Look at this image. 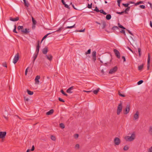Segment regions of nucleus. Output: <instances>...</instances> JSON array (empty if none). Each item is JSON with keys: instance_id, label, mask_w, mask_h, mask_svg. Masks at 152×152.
<instances>
[{"instance_id": "obj_1", "label": "nucleus", "mask_w": 152, "mask_h": 152, "mask_svg": "<svg viewBox=\"0 0 152 152\" xmlns=\"http://www.w3.org/2000/svg\"><path fill=\"white\" fill-rule=\"evenodd\" d=\"M135 137V134L133 133L132 134L131 136H126L124 138L126 141L131 142L133 141Z\"/></svg>"}, {"instance_id": "obj_2", "label": "nucleus", "mask_w": 152, "mask_h": 152, "mask_svg": "<svg viewBox=\"0 0 152 152\" xmlns=\"http://www.w3.org/2000/svg\"><path fill=\"white\" fill-rule=\"evenodd\" d=\"M118 27L116 26H114L112 28V29L113 30L114 32H115V29L119 30V28L118 27L123 29H126V28L124 27L122 25H121L119 23H118Z\"/></svg>"}, {"instance_id": "obj_3", "label": "nucleus", "mask_w": 152, "mask_h": 152, "mask_svg": "<svg viewBox=\"0 0 152 152\" xmlns=\"http://www.w3.org/2000/svg\"><path fill=\"white\" fill-rule=\"evenodd\" d=\"M6 134V132H0V138L1 139V142H3V139L5 138Z\"/></svg>"}, {"instance_id": "obj_4", "label": "nucleus", "mask_w": 152, "mask_h": 152, "mask_svg": "<svg viewBox=\"0 0 152 152\" xmlns=\"http://www.w3.org/2000/svg\"><path fill=\"white\" fill-rule=\"evenodd\" d=\"M122 103L121 102L118 105L117 111V113L118 115H119L121 112L122 110Z\"/></svg>"}, {"instance_id": "obj_5", "label": "nucleus", "mask_w": 152, "mask_h": 152, "mask_svg": "<svg viewBox=\"0 0 152 152\" xmlns=\"http://www.w3.org/2000/svg\"><path fill=\"white\" fill-rule=\"evenodd\" d=\"M19 58V54L18 53H17L15 56L13 60V63L15 64L18 61Z\"/></svg>"}, {"instance_id": "obj_6", "label": "nucleus", "mask_w": 152, "mask_h": 152, "mask_svg": "<svg viewBox=\"0 0 152 152\" xmlns=\"http://www.w3.org/2000/svg\"><path fill=\"white\" fill-rule=\"evenodd\" d=\"M130 110V105H127L125 109L123 110L124 114H126L128 113L129 112Z\"/></svg>"}, {"instance_id": "obj_7", "label": "nucleus", "mask_w": 152, "mask_h": 152, "mask_svg": "<svg viewBox=\"0 0 152 152\" xmlns=\"http://www.w3.org/2000/svg\"><path fill=\"white\" fill-rule=\"evenodd\" d=\"M118 69V67L117 66H115L113 68L111 69L109 72V74H112L116 72Z\"/></svg>"}, {"instance_id": "obj_8", "label": "nucleus", "mask_w": 152, "mask_h": 152, "mask_svg": "<svg viewBox=\"0 0 152 152\" xmlns=\"http://www.w3.org/2000/svg\"><path fill=\"white\" fill-rule=\"evenodd\" d=\"M114 142L116 145H118L120 143L121 141L118 137H115L114 139Z\"/></svg>"}, {"instance_id": "obj_9", "label": "nucleus", "mask_w": 152, "mask_h": 152, "mask_svg": "<svg viewBox=\"0 0 152 152\" xmlns=\"http://www.w3.org/2000/svg\"><path fill=\"white\" fill-rule=\"evenodd\" d=\"M113 51L116 57L118 58H120V54L119 51L116 49H114Z\"/></svg>"}, {"instance_id": "obj_10", "label": "nucleus", "mask_w": 152, "mask_h": 152, "mask_svg": "<svg viewBox=\"0 0 152 152\" xmlns=\"http://www.w3.org/2000/svg\"><path fill=\"white\" fill-rule=\"evenodd\" d=\"M150 55L149 53H148V58L147 60V70H148L149 69V67L150 66Z\"/></svg>"}, {"instance_id": "obj_11", "label": "nucleus", "mask_w": 152, "mask_h": 152, "mask_svg": "<svg viewBox=\"0 0 152 152\" xmlns=\"http://www.w3.org/2000/svg\"><path fill=\"white\" fill-rule=\"evenodd\" d=\"M29 29L28 28H25L24 29L23 28V29H22V30H21L20 31L23 34H27L29 32Z\"/></svg>"}, {"instance_id": "obj_12", "label": "nucleus", "mask_w": 152, "mask_h": 152, "mask_svg": "<svg viewBox=\"0 0 152 152\" xmlns=\"http://www.w3.org/2000/svg\"><path fill=\"white\" fill-rule=\"evenodd\" d=\"M40 46L39 45V41L38 40L37 42V46L36 50V54H38Z\"/></svg>"}, {"instance_id": "obj_13", "label": "nucleus", "mask_w": 152, "mask_h": 152, "mask_svg": "<svg viewBox=\"0 0 152 152\" xmlns=\"http://www.w3.org/2000/svg\"><path fill=\"white\" fill-rule=\"evenodd\" d=\"M92 60L95 62L96 59V52L95 51H93L92 53Z\"/></svg>"}, {"instance_id": "obj_14", "label": "nucleus", "mask_w": 152, "mask_h": 152, "mask_svg": "<svg viewBox=\"0 0 152 152\" xmlns=\"http://www.w3.org/2000/svg\"><path fill=\"white\" fill-rule=\"evenodd\" d=\"M40 78V76L39 75H37L35 79V83L37 84H39V79Z\"/></svg>"}, {"instance_id": "obj_15", "label": "nucleus", "mask_w": 152, "mask_h": 152, "mask_svg": "<svg viewBox=\"0 0 152 152\" xmlns=\"http://www.w3.org/2000/svg\"><path fill=\"white\" fill-rule=\"evenodd\" d=\"M74 87L73 86H72L71 87H70L68 89L66 90V92L68 93H72V91H71L72 90H73L74 89Z\"/></svg>"}, {"instance_id": "obj_16", "label": "nucleus", "mask_w": 152, "mask_h": 152, "mask_svg": "<svg viewBox=\"0 0 152 152\" xmlns=\"http://www.w3.org/2000/svg\"><path fill=\"white\" fill-rule=\"evenodd\" d=\"M48 51V48L45 47L42 49V53L44 54H46Z\"/></svg>"}, {"instance_id": "obj_17", "label": "nucleus", "mask_w": 152, "mask_h": 152, "mask_svg": "<svg viewBox=\"0 0 152 152\" xmlns=\"http://www.w3.org/2000/svg\"><path fill=\"white\" fill-rule=\"evenodd\" d=\"M139 115V113L138 111H137L135 114H134V117L135 120H136L138 118Z\"/></svg>"}, {"instance_id": "obj_18", "label": "nucleus", "mask_w": 152, "mask_h": 152, "mask_svg": "<svg viewBox=\"0 0 152 152\" xmlns=\"http://www.w3.org/2000/svg\"><path fill=\"white\" fill-rule=\"evenodd\" d=\"M19 20V18L18 17H16L15 18H12V17H10V20L13 21H16Z\"/></svg>"}, {"instance_id": "obj_19", "label": "nucleus", "mask_w": 152, "mask_h": 152, "mask_svg": "<svg viewBox=\"0 0 152 152\" xmlns=\"http://www.w3.org/2000/svg\"><path fill=\"white\" fill-rule=\"evenodd\" d=\"M61 2L62 4L64 6V7L68 9H69L70 7L69 5L66 4L64 0H61Z\"/></svg>"}, {"instance_id": "obj_20", "label": "nucleus", "mask_w": 152, "mask_h": 152, "mask_svg": "<svg viewBox=\"0 0 152 152\" xmlns=\"http://www.w3.org/2000/svg\"><path fill=\"white\" fill-rule=\"evenodd\" d=\"M45 56L47 58L49 61H51L52 60L53 57L51 55L49 54L48 55H46Z\"/></svg>"}, {"instance_id": "obj_21", "label": "nucleus", "mask_w": 152, "mask_h": 152, "mask_svg": "<svg viewBox=\"0 0 152 152\" xmlns=\"http://www.w3.org/2000/svg\"><path fill=\"white\" fill-rule=\"evenodd\" d=\"M54 112V110L53 109L50 110L49 111L46 113V115H52Z\"/></svg>"}, {"instance_id": "obj_22", "label": "nucleus", "mask_w": 152, "mask_h": 152, "mask_svg": "<svg viewBox=\"0 0 152 152\" xmlns=\"http://www.w3.org/2000/svg\"><path fill=\"white\" fill-rule=\"evenodd\" d=\"M130 8V7H128L126 8V9L124 11V12L125 14H128V12H127L129 10Z\"/></svg>"}, {"instance_id": "obj_23", "label": "nucleus", "mask_w": 152, "mask_h": 152, "mask_svg": "<svg viewBox=\"0 0 152 152\" xmlns=\"http://www.w3.org/2000/svg\"><path fill=\"white\" fill-rule=\"evenodd\" d=\"M111 18V16L110 14H107V15L106 18V19L107 20H110Z\"/></svg>"}, {"instance_id": "obj_24", "label": "nucleus", "mask_w": 152, "mask_h": 152, "mask_svg": "<svg viewBox=\"0 0 152 152\" xmlns=\"http://www.w3.org/2000/svg\"><path fill=\"white\" fill-rule=\"evenodd\" d=\"M144 65L143 64L140 65L138 66V69L139 70H142L143 67Z\"/></svg>"}, {"instance_id": "obj_25", "label": "nucleus", "mask_w": 152, "mask_h": 152, "mask_svg": "<svg viewBox=\"0 0 152 152\" xmlns=\"http://www.w3.org/2000/svg\"><path fill=\"white\" fill-rule=\"evenodd\" d=\"M99 90H100V88H98L96 90L94 91H93V93L94 94H96L98 93L99 91Z\"/></svg>"}, {"instance_id": "obj_26", "label": "nucleus", "mask_w": 152, "mask_h": 152, "mask_svg": "<svg viewBox=\"0 0 152 152\" xmlns=\"http://www.w3.org/2000/svg\"><path fill=\"white\" fill-rule=\"evenodd\" d=\"M32 20L33 25H35L37 23V22L34 18L32 17Z\"/></svg>"}, {"instance_id": "obj_27", "label": "nucleus", "mask_w": 152, "mask_h": 152, "mask_svg": "<svg viewBox=\"0 0 152 152\" xmlns=\"http://www.w3.org/2000/svg\"><path fill=\"white\" fill-rule=\"evenodd\" d=\"M149 133V134L151 135H152V126H151L149 127V131H148Z\"/></svg>"}, {"instance_id": "obj_28", "label": "nucleus", "mask_w": 152, "mask_h": 152, "mask_svg": "<svg viewBox=\"0 0 152 152\" xmlns=\"http://www.w3.org/2000/svg\"><path fill=\"white\" fill-rule=\"evenodd\" d=\"M102 28L103 29H104L106 27V23L104 21L102 22Z\"/></svg>"}, {"instance_id": "obj_29", "label": "nucleus", "mask_w": 152, "mask_h": 152, "mask_svg": "<svg viewBox=\"0 0 152 152\" xmlns=\"http://www.w3.org/2000/svg\"><path fill=\"white\" fill-rule=\"evenodd\" d=\"M27 92L28 94L31 95H32L34 94L33 91H29L28 89L27 90Z\"/></svg>"}, {"instance_id": "obj_30", "label": "nucleus", "mask_w": 152, "mask_h": 152, "mask_svg": "<svg viewBox=\"0 0 152 152\" xmlns=\"http://www.w3.org/2000/svg\"><path fill=\"white\" fill-rule=\"evenodd\" d=\"M64 29V27L63 26H61L59 28L58 30L55 31V32H61L63 29Z\"/></svg>"}, {"instance_id": "obj_31", "label": "nucleus", "mask_w": 152, "mask_h": 152, "mask_svg": "<svg viewBox=\"0 0 152 152\" xmlns=\"http://www.w3.org/2000/svg\"><path fill=\"white\" fill-rule=\"evenodd\" d=\"M138 52L139 57H140L142 54L141 50L140 48H138Z\"/></svg>"}, {"instance_id": "obj_32", "label": "nucleus", "mask_w": 152, "mask_h": 152, "mask_svg": "<svg viewBox=\"0 0 152 152\" xmlns=\"http://www.w3.org/2000/svg\"><path fill=\"white\" fill-rule=\"evenodd\" d=\"M75 24H74V25H73V26H68L66 27L65 28V29H71V28H74L75 27Z\"/></svg>"}, {"instance_id": "obj_33", "label": "nucleus", "mask_w": 152, "mask_h": 152, "mask_svg": "<svg viewBox=\"0 0 152 152\" xmlns=\"http://www.w3.org/2000/svg\"><path fill=\"white\" fill-rule=\"evenodd\" d=\"M60 127L62 129L65 128V126L64 124L61 123L59 124Z\"/></svg>"}, {"instance_id": "obj_34", "label": "nucleus", "mask_w": 152, "mask_h": 152, "mask_svg": "<svg viewBox=\"0 0 152 152\" xmlns=\"http://www.w3.org/2000/svg\"><path fill=\"white\" fill-rule=\"evenodd\" d=\"M24 4L25 5V6L27 7H28L29 5V4L28 2V1H26L24 2Z\"/></svg>"}, {"instance_id": "obj_35", "label": "nucleus", "mask_w": 152, "mask_h": 152, "mask_svg": "<svg viewBox=\"0 0 152 152\" xmlns=\"http://www.w3.org/2000/svg\"><path fill=\"white\" fill-rule=\"evenodd\" d=\"M118 94H119V95L120 96H122L123 97H124L125 96L124 94H122L121 93V92H120V91H118Z\"/></svg>"}, {"instance_id": "obj_36", "label": "nucleus", "mask_w": 152, "mask_h": 152, "mask_svg": "<svg viewBox=\"0 0 152 152\" xmlns=\"http://www.w3.org/2000/svg\"><path fill=\"white\" fill-rule=\"evenodd\" d=\"M99 12H100L101 13H102L104 15H106L107 14V13L105 12L103 10H99Z\"/></svg>"}, {"instance_id": "obj_37", "label": "nucleus", "mask_w": 152, "mask_h": 152, "mask_svg": "<svg viewBox=\"0 0 152 152\" xmlns=\"http://www.w3.org/2000/svg\"><path fill=\"white\" fill-rule=\"evenodd\" d=\"M50 138H51V139L52 140H53V141L55 140L56 139V137H55V136H53V135H51V136Z\"/></svg>"}, {"instance_id": "obj_38", "label": "nucleus", "mask_w": 152, "mask_h": 152, "mask_svg": "<svg viewBox=\"0 0 152 152\" xmlns=\"http://www.w3.org/2000/svg\"><path fill=\"white\" fill-rule=\"evenodd\" d=\"M129 148V147L127 145H125L124 148V151H127Z\"/></svg>"}, {"instance_id": "obj_39", "label": "nucleus", "mask_w": 152, "mask_h": 152, "mask_svg": "<svg viewBox=\"0 0 152 152\" xmlns=\"http://www.w3.org/2000/svg\"><path fill=\"white\" fill-rule=\"evenodd\" d=\"M85 29L84 28L83 30H76L75 31L76 32H84L85 31Z\"/></svg>"}, {"instance_id": "obj_40", "label": "nucleus", "mask_w": 152, "mask_h": 152, "mask_svg": "<svg viewBox=\"0 0 152 152\" xmlns=\"http://www.w3.org/2000/svg\"><path fill=\"white\" fill-rule=\"evenodd\" d=\"M91 50L90 49H88L87 52L85 53V54L87 55V54H89L91 53Z\"/></svg>"}, {"instance_id": "obj_41", "label": "nucleus", "mask_w": 152, "mask_h": 152, "mask_svg": "<svg viewBox=\"0 0 152 152\" xmlns=\"http://www.w3.org/2000/svg\"><path fill=\"white\" fill-rule=\"evenodd\" d=\"M124 29H122L121 31H120V32L121 33H123L124 34V35L126 36V34Z\"/></svg>"}, {"instance_id": "obj_42", "label": "nucleus", "mask_w": 152, "mask_h": 152, "mask_svg": "<svg viewBox=\"0 0 152 152\" xmlns=\"http://www.w3.org/2000/svg\"><path fill=\"white\" fill-rule=\"evenodd\" d=\"M94 11H96L97 12H98L99 11V10L98 9V8L97 7H96L95 9L94 10Z\"/></svg>"}, {"instance_id": "obj_43", "label": "nucleus", "mask_w": 152, "mask_h": 152, "mask_svg": "<svg viewBox=\"0 0 152 152\" xmlns=\"http://www.w3.org/2000/svg\"><path fill=\"white\" fill-rule=\"evenodd\" d=\"M23 26H19L18 27V30H22L23 29Z\"/></svg>"}, {"instance_id": "obj_44", "label": "nucleus", "mask_w": 152, "mask_h": 152, "mask_svg": "<svg viewBox=\"0 0 152 152\" xmlns=\"http://www.w3.org/2000/svg\"><path fill=\"white\" fill-rule=\"evenodd\" d=\"M143 81L142 80H140L137 83V84L138 85H140L143 82Z\"/></svg>"}, {"instance_id": "obj_45", "label": "nucleus", "mask_w": 152, "mask_h": 152, "mask_svg": "<svg viewBox=\"0 0 152 152\" xmlns=\"http://www.w3.org/2000/svg\"><path fill=\"white\" fill-rule=\"evenodd\" d=\"M129 3H127V4H123V5L125 7H128L129 6Z\"/></svg>"}, {"instance_id": "obj_46", "label": "nucleus", "mask_w": 152, "mask_h": 152, "mask_svg": "<svg viewBox=\"0 0 152 152\" xmlns=\"http://www.w3.org/2000/svg\"><path fill=\"white\" fill-rule=\"evenodd\" d=\"M121 1V0H118L117 1L118 5L119 7H120V3Z\"/></svg>"}, {"instance_id": "obj_47", "label": "nucleus", "mask_w": 152, "mask_h": 152, "mask_svg": "<svg viewBox=\"0 0 152 152\" xmlns=\"http://www.w3.org/2000/svg\"><path fill=\"white\" fill-rule=\"evenodd\" d=\"M24 100L25 101H28L29 100L28 98L26 97V96H24Z\"/></svg>"}, {"instance_id": "obj_48", "label": "nucleus", "mask_w": 152, "mask_h": 152, "mask_svg": "<svg viewBox=\"0 0 152 152\" xmlns=\"http://www.w3.org/2000/svg\"><path fill=\"white\" fill-rule=\"evenodd\" d=\"M92 7V4L91 3V4H88V6H87V7L89 9H91V8Z\"/></svg>"}, {"instance_id": "obj_49", "label": "nucleus", "mask_w": 152, "mask_h": 152, "mask_svg": "<svg viewBox=\"0 0 152 152\" xmlns=\"http://www.w3.org/2000/svg\"><path fill=\"white\" fill-rule=\"evenodd\" d=\"M3 114L4 115H5L7 116H8V113L7 111H5V112L3 113Z\"/></svg>"}, {"instance_id": "obj_50", "label": "nucleus", "mask_w": 152, "mask_h": 152, "mask_svg": "<svg viewBox=\"0 0 152 152\" xmlns=\"http://www.w3.org/2000/svg\"><path fill=\"white\" fill-rule=\"evenodd\" d=\"M139 7L140 8L142 9H144L145 8V6L144 5H140L139 6Z\"/></svg>"}, {"instance_id": "obj_51", "label": "nucleus", "mask_w": 152, "mask_h": 152, "mask_svg": "<svg viewBox=\"0 0 152 152\" xmlns=\"http://www.w3.org/2000/svg\"><path fill=\"white\" fill-rule=\"evenodd\" d=\"M124 13V11H122V12H116V13L117 14H120V15H122V14H123Z\"/></svg>"}, {"instance_id": "obj_52", "label": "nucleus", "mask_w": 152, "mask_h": 152, "mask_svg": "<svg viewBox=\"0 0 152 152\" xmlns=\"http://www.w3.org/2000/svg\"><path fill=\"white\" fill-rule=\"evenodd\" d=\"M29 68V67H28L26 69V70L25 72V74L26 75H27V72H28V70Z\"/></svg>"}, {"instance_id": "obj_53", "label": "nucleus", "mask_w": 152, "mask_h": 152, "mask_svg": "<svg viewBox=\"0 0 152 152\" xmlns=\"http://www.w3.org/2000/svg\"><path fill=\"white\" fill-rule=\"evenodd\" d=\"M78 136H79V135L77 134H75L74 135V137L75 139L77 138L78 137Z\"/></svg>"}, {"instance_id": "obj_54", "label": "nucleus", "mask_w": 152, "mask_h": 152, "mask_svg": "<svg viewBox=\"0 0 152 152\" xmlns=\"http://www.w3.org/2000/svg\"><path fill=\"white\" fill-rule=\"evenodd\" d=\"M38 55V54H37L35 53V54L34 55V56L33 57V58L35 60L36 59L37 56Z\"/></svg>"}, {"instance_id": "obj_55", "label": "nucleus", "mask_w": 152, "mask_h": 152, "mask_svg": "<svg viewBox=\"0 0 152 152\" xmlns=\"http://www.w3.org/2000/svg\"><path fill=\"white\" fill-rule=\"evenodd\" d=\"M58 99L59 100L60 102H65V101L64 100H63V99H62L60 97L58 98Z\"/></svg>"}, {"instance_id": "obj_56", "label": "nucleus", "mask_w": 152, "mask_h": 152, "mask_svg": "<svg viewBox=\"0 0 152 152\" xmlns=\"http://www.w3.org/2000/svg\"><path fill=\"white\" fill-rule=\"evenodd\" d=\"M2 65L3 66L7 67V64L6 62L2 64Z\"/></svg>"}, {"instance_id": "obj_57", "label": "nucleus", "mask_w": 152, "mask_h": 152, "mask_svg": "<svg viewBox=\"0 0 152 152\" xmlns=\"http://www.w3.org/2000/svg\"><path fill=\"white\" fill-rule=\"evenodd\" d=\"M51 33H48V34H46V35H45L43 37V38H44V39H45L48 36V35L49 34H50Z\"/></svg>"}, {"instance_id": "obj_58", "label": "nucleus", "mask_w": 152, "mask_h": 152, "mask_svg": "<svg viewBox=\"0 0 152 152\" xmlns=\"http://www.w3.org/2000/svg\"><path fill=\"white\" fill-rule=\"evenodd\" d=\"M126 31H128V32H129V34H130L131 35H133V34L129 30L126 29Z\"/></svg>"}, {"instance_id": "obj_59", "label": "nucleus", "mask_w": 152, "mask_h": 152, "mask_svg": "<svg viewBox=\"0 0 152 152\" xmlns=\"http://www.w3.org/2000/svg\"><path fill=\"white\" fill-rule=\"evenodd\" d=\"M152 152V146L148 150V152Z\"/></svg>"}, {"instance_id": "obj_60", "label": "nucleus", "mask_w": 152, "mask_h": 152, "mask_svg": "<svg viewBox=\"0 0 152 152\" xmlns=\"http://www.w3.org/2000/svg\"><path fill=\"white\" fill-rule=\"evenodd\" d=\"M75 148H76L78 149L79 148V145L78 144H77L75 146Z\"/></svg>"}, {"instance_id": "obj_61", "label": "nucleus", "mask_w": 152, "mask_h": 152, "mask_svg": "<svg viewBox=\"0 0 152 152\" xmlns=\"http://www.w3.org/2000/svg\"><path fill=\"white\" fill-rule=\"evenodd\" d=\"M34 149H35V148H34V145H33L32 146L30 150L31 151H34Z\"/></svg>"}, {"instance_id": "obj_62", "label": "nucleus", "mask_w": 152, "mask_h": 152, "mask_svg": "<svg viewBox=\"0 0 152 152\" xmlns=\"http://www.w3.org/2000/svg\"><path fill=\"white\" fill-rule=\"evenodd\" d=\"M122 58L123 60V62H125L126 61V58H125V56H122Z\"/></svg>"}, {"instance_id": "obj_63", "label": "nucleus", "mask_w": 152, "mask_h": 152, "mask_svg": "<svg viewBox=\"0 0 152 152\" xmlns=\"http://www.w3.org/2000/svg\"><path fill=\"white\" fill-rule=\"evenodd\" d=\"M61 92L64 95L65 93L64 91L63 90H61Z\"/></svg>"}, {"instance_id": "obj_64", "label": "nucleus", "mask_w": 152, "mask_h": 152, "mask_svg": "<svg viewBox=\"0 0 152 152\" xmlns=\"http://www.w3.org/2000/svg\"><path fill=\"white\" fill-rule=\"evenodd\" d=\"M150 25L151 27L152 28V22L151 21L150 22Z\"/></svg>"}]
</instances>
